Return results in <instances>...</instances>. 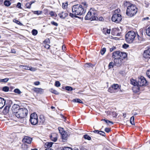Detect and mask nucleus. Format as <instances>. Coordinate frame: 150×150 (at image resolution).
<instances>
[{"label": "nucleus", "instance_id": "f257e3e1", "mask_svg": "<svg viewBox=\"0 0 150 150\" xmlns=\"http://www.w3.org/2000/svg\"><path fill=\"white\" fill-rule=\"evenodd\" d=\"M73 13H70L69 16L72 18L77 17V15L81 16L85 13L86 10L82 5L76 4L73 6L72 8Z\"/></svg>", "mask_w": 150, "mask_h": 150}, {"label": "nucleus", "instance_id": "f03ea898", "mask_svg": "<svg viewBox=\"0 0 150 150\" xmlns=\"http://www.w3.org/2000/svg\"><path fill=\"white\" fill-rule=\"evenodd\" d=\"M124 5L127 7L126 14L128 16H133L137 13V8L135 5L128 1H125Z\"/></svg>", "mask_w": 150, "mask_h": 150}, {"label": "nucleus", "instance_id": "7ed1b4c3", "mask_svg": "<svg viewBox=\"0 0 150 150\" xmlns=\"http://www.w3.org/2000/svg\"><path fill=\"white\" fill-rule=\"evenodd\" d=\"M147 81L144 77L141 76L139 78L138 81L133 79L131 80V83L136 86L138 90L140 89V87L146 86L147 85Z\"/></svg>", "mask_w": 150, "mask_h": 150}, {"label": "nucleus", "instance_id": "20e7f679", "mask_svg": "<svg viewBox=\"0 0 150 150\" xmlns=\"http://www.w3.org/2000/svg\"><path fill=\"white\" fill-rule=\"evenodd\" d=\"M125 40L128 43L132 42L136 37L135 33L133 31H130L125 35Z\"/></svg>", "mask_w": 150, "mask_h": 150}, {"label": "nucleus", "instance_id": "39448f33", "mask_svg": "<svg viewBox=\"0 0 150 150\" xmlns=\"http://www.w3.org/2000/svg\"><path fill=\"white\" fill-rule=\"evenodd\" d=\"M28 112V110L25 108H21L15 114V115L18 118H23L26 116Z\"/></svg>", "mask_w": 150, "mask_h": 150}, {"label": "nucleus", "instance_id": "423d86ee", "mask_svg": "<svg viewBox=\"0 0 150 150\" xmlns=\"http://www.w3.org/2000/svg\"><path fill=\"white\" fill-rule=\"evenodd\" d=\"M127 57L126 54L120 51H116L112 53V57L116 59L121 58H126Z\"/></svg>", "mask_w": 150, "mask_h": 150}, {"label": "nucleus", "instance_id": "0eeeda50", "mask_svg": "<svg viewBox=\"0 0 150 150\" xmlns=\"http://www.w3.org/2000/svg\"><path fill=\"white\" fill-rule=\"evenodd\" d=\"M119 90L120 91H122L120 89V86L117 84H113L108 90V91L111 93H115Z\"/></svg>", "mask_w": 150, "mask_h": 150}, {"label": "nucleus", "instance_id": "6e6552de", "mask_svg": "<svg viewBox=\"0 0 150 150\" xmlns=\"http://www.w3.org/2000/svg\"><path fill=\"white\" fill-rule=\"evenodd\" d=\"M30 121L33 125H37L38 123V117L37 115L33 113L30 115Z\"/></svg>", "mask_w": 150, "mask_h": 150}, {"label": "nucleus", "instance_id": "1a4fd4ad", "mask_svg": "<svg viewBox=\"0 0 150 150\" xmlns=\"http://www.w3.org/2000/svg\"><path fill=\"white\" fill-rule=\"evenodd\" d=\"M95 13L91 12L90 11L87 13V15L85 18V20H97L98 19V18L95 16Z\"/></svg>", "mask_w": 150, "mask_h": 150}, {"label": "nucleus", "instance_id": "9d476101", "mask_svg": "<svg viewBox=\"0 0 150 150\" xmlns=\"http://www.w3.org/2000/svg\"><path fill=\"white\" fill-rule=\"evenodd\" d=\"M122 16L120 14H113L112 17V21L116 23H119L122 20Z\"/></svg>", "mask_w": 150, "mask_h": 150}, {"label": "nucleus", "instance_id": "9b49d317", "mask_svg": "<svg viewBox=\"0 0 150 150\" xmlns=\"http://www.w3.org/2000/svg\"><path fill=\"white\" fill-rule=\"evenodd\" d=\"M125 58H118V59H114V61L115 65L117 67L121 65L122 63V60Z\"/></svg>", "mask_w": 150, "mask_h": 150}, {"label": "nucleus", "instance_id": "f8f14e48", "mask_svg": "<svg viewBox=\"0 0 150 150\" xmlns=\"http://www.w3.org/2000/svg\"><path fill=\"white\" fill-rule=\"evenodd\" d=\"M20 109V106L18 105L17 104H14L12 106L11 110L13 112L15 115V114L18 112V110H19Z\"/></svg>", "mask_w": 150, "mask_h": 150}, {"label": "nucleus", "instance_id": "ddd939ff", "mask_svg": "<svg viewBox=\"0 0 150 150\" xmlns=\"http://www.w3.org/2000/svg\"><path fill=\"white\" fill-rule=\"evenodd\" d=\"M143 55L145 58H150V46L148 47L147 50L144 51Z\"/></svg>", "mask_w": 150, "mask_h": 150}, {"label": "nucleus", "instance_id": "4468645a", "mask_svg": "<svg viewBox=\"0 0 150 150\" xmlns=\"http://www.w3.org/2000/svg\"><path fill=\"white\" fill-rule=\"evenodd\" d=\"M32 139L31 138L27 136H25L22 140L23 142L30 144L32 142Z\"/></svg>", "mask_w": 150, "mask_h": 150}, {"label": "nucleus", "instance_id": "2eb2a0df", "mask_svg": "<svg viewBox=\"0 0 150 150\" xmlns=\"http://www.w3.org/2000/svg\"><path fill=\"white\" fill-rule=\"evenodd\" d=\"M57 134L56 133H52L50 136L51 139L54 141L56 142L57 140Z\"/></svg>", "mask_w": 150, "mask_h": 150}, {"label": "nucleus", "instance_id": "dca6fc26", "mask_svg": "<svg viewBox=\"0 0 150 150\" xmlns=\"http://www.w3.org/2000/svg\"><path fill=\"white\" fill-rule=\"evenodd\" d=\"M6 101L4 99L0 97V109L2 108L4 106Z\"/></svg>", "mask_w": 150, "mask_h": 150}, {"label": "nucleus", "instance_id": "f3484780", "mask_svg": "<svg viewBox=\"0 0 150 150\" xmlns=\"http://www.w3.org/2000/svg\"><path fill=\"white\" fill-rule=\"evenodd\" d=\"M10 107V106L9 105H6L4 108L3 111V113L5 115H6L9 112Z\"/></svg>", "mask_w": 150, "mask_h": 150}, {"label": "nucleus", "instance_id": "a211bd4d", "mask_svg": "<svg viewBox=\"0 0 150 150\" xmlns=\"http://www.w3.org/2000/svg\"><path fill=\"white\" fill-rule=\"evenodd\" d=\"M39 122L40 124H43L45 122V119L43 115H40V116Z\"/></svg>", "mask_w": 150, "mask_h": 150}, {"label": "nucleus", "instance_id": "6ab92c4d", "mask_svg": "<svg viewBox=\"0 0 150 150\" xmlns=\"http://www.w3.org/2000/svg\"><path fill=\"white\" fill-rule=\"evenodd\" d=\"M34 90L35 92L38 93H41L43 92V90L41 88H35Z\"/></svg>", "mask_w": 150, "mask_h": 150}, {"label": "nucleus", "instance_id": "aec40b11", "mask_svg": "<svg viewBox=\"0 0 150 150\" xmlns=\"http://www.w3.org/2000/svg\"><path fill=\"white\" fill-rule=\"evenodd\" d=\"M110 30L107 29L106 28H105L103 29V33L105 34L106 35L107 34H110Z\"/></svg>", "mask_w": 150, "mask_h": 150}, {"label": "nucleus", "instance_id": "412c9836", "mask_svg": "<svg viewBox=\"0 0 150 150\" xmlns=\"http://www.w3.org/2000/svg\"><path fill=\"white\" fill-rule=\"evenodd\" d=\"M62 138L63 139H66L68 135L65 132H62L61 134Z\"/></svg>", "mask_w": 150, "mask_h": 150}, {"label": "nucleus", "instance_id": "4be33fe9", "mask_svg": "<svg viewBox=\"0 0 150 150\" xmlns=\"http://www.w3.org/2000/svg\"><path fill=\"white\" fill-rule=\"evenodd\" d=\"M72 101L74 103H83V102L79 98H75Z\"/></svg>", "mask_w": 150, "mask_h": 150}, {"label": "nucleus", "instance_id": "5701e85b", "mask_svg": "<svg viewBox=\"0 0 150 150\" xmlns=\"http://www.w3.org/2000/svg\"><path fill=\"white\" fill-rule=\"evenodd\" d=\"M53 144L52 142L47 143L45 144V146L46 148H49L52 147Z\"/></svg>", "mask_w": 150, "mask_h": 150}, {"label": "nucleus", "instance_id": "b1692460", "mask_svg": "<svg viewBox=\"0 0 150 150\" xmlns=\"http://www.w3.org/2000/svg\"><path fill=\"white\" fill-rule=\"evenodd\" d=\"M68 15V14L67 13L62 12V14H60V17L61 18H64L67 17Z\"/></svg>", "mask_w": 150, "mask_h": 150}, {"label": "nucleus", "instance_id": "393cba45", "mask_svg": "<svg viewBox=\"0 0 150 150\" xmlns=\"http://www.w3.org/2000/svg\"><path fill=\"white\" fill-rule=\"evenodd\" d=\"M32 12L35 14H37L38 15H40L42 13V12L41 11H33Z\"/></svg>", "mask_w": 150, "mask_h": 150}, {"label": "nucleus", "instance_id": "a878e982", "mask_svg": "<svg viewBox=\"0 0 150 150\" xmlns=\"http://www.w3.org/2000/svg\"><path fill=\"white\" fill-rule=\"evenodd\" d=\"M134 117L133 116L130 119V122L131 124L132 125H134Z\"/></svg>", "mask_w": 150, "mask_h": 150}, {"label": "nucleus", "instance_id": "bb28decb", "mask_svg": "<svg viewBox=\"0 0 150 150\" xmlns=\"http://www.w3.org/2000/svg\"><path fill=\"white\" fill-rule=\"evenodd\" d=\"M115 65V64L112 62H110L108 65V68L110 69L113 68Z\"/></svg>", "mask_w": 150, "mask_h": 150}, {"label": "nucleus", "instance_id": "cd10ccee", "mask_svg": "<svg viewBox=\"0 0 150 150\" xmlns=\"http://www.w3.org/2000/svg\"><path fill=\"white\" fill-rule=\"evenodd\" d=\"M50 91L52 93H54L55 94L57 95L59 94L58 92L57 91L53 88L50 89Z\"/></svg>", "mask_w": 150, "mask_h": 150}, {"label": "nucleus", "instance_id": "c85d7f7f", "mask_svg": "<svg viewBox=\"0 0 150 150\" xmlns=\"http://www.w3.org/2000/svg\"><path fill=\"white\" fill-rule=\"evenodd\" d=\"M9 88L7 86H5L3 87L2 91L6 92H8L9 91Z\"/></svg>", "mask_w": 150, "mask_h": 150}, {"label": "nucleus", "instance_id": "c756f323", "mask_svg": "<svg viewBox=\"0 0 150 150\" xmlns=\"http://www.w3.org/2000/svg\"><path fill=\"white\" fill-rule=\"evenodd\" d=\"M9 80L8 78H5L3 79H0V82L6 83Z\"/></svg>", "mask_w": 150, "mask_h": 150}, {"label": "nucleus", "instance_id": "7c9ffc66", "mask_svg": "<svg viewBox=\"0 0 150 150\" xmlns=\"http://www.w3.org/2000/svg\"><path fill=\"white\" fill-rule=\"evenodd\" d=\"M11 2L10 1H5L4 2V4L5 6H8L11 4Z\"/></svg>", "mask_w": 150, "mask_h": 150}, {"label": "nucleus", "instance_id": "2f4dec72", "mask_svg": "<svg viewBox=\"0 0 150 150\" xmlns=\"http://www.w3.org/2000/svg\"><path fill=\"white\" fill-rule=\"evenodd\" d=\"M83 137L85 139H87L89 140H90L91 139V137L87 134H85L83 136Z\"/></svg>", "mask_w": 150, "mask_h": 150}, {"label": "nucleus", "instance_id": "473e14b6", "mask_svg": "<svg viewBox=\"0 0 150 150\" xmlns=\"http://www.w3.org/2000/svg\"><path fill=\"white\" fill-rule=\"evenodd\" d=\"M146 33L148 36H150V26L146 29Z\"/></svg>", "mask_w": 150, "mask_h": 150}, {"label": "nucleus", "instance_id": "72a5a7b5", "mask_svg": "<svg viewBox=\"0 0 150 150\" xmlns=\"http://www.w3.org/2000/svg\"><path fill=\"white\" fill-rule=\"evenodd\" d=\"M65 89L69 91H72L73 90L72 88L69 86H66L65 87Z\"/></svg>", "mask_w": 150, "mask_h": 150}, {"label": "nucleus", "instance_id": "f704fd0d", "mask_svg": "<svg viewBox=\"0 0 150 150\" xmlns=\"http://www.w3.org/2000/svg\"><path fill=\"white\" fill-rule=\"evenodd\" d=\"M29 70L32 71H35L37 70V69L36 68L33 67H30Z\"/></svg>", "mask_w": 150, "mask_h": 150}, {"label": "nucleus", "instance_id": "c9c22d12", "mask_svg": "<svg viewBox=\"0 0 150 150\" xmlns=\"http://www.w3.org/2000/svg\"><path fill=\"white\" fill-rule=\"evenodd\" d=\"M32 33L33 35H36L38 33V31L35 29H33L32 30Z\"/></svg>", "mask_w": 150, "mask_h": 150}, {"label": "nucleus", "instance_id": "e433bc0d", "mask_svg": "<svg viewBox=\"0 0 150 150\" xmlns=\"http://www.w3.org/2000/svg\"><path fill=\"white\" fill-rule=\"evenodd\" d=\"M106 51V48H103L101 50L100 53L102 55H103L105 53Z\"/></svg>", "mask_w": 150, "mask_h": 150}, {"label": "nucleus", "instance_id": "4c0bfd02", "mask_svg": "<svg viewBox=\"0 0 150 150\" xmlns=\"http://www.w3.org/2000/svg\"><path fill=\"white\" fill-rule=\"evenodd\" d=\"M22 148L24 150H26L28 148V146L26 144H24L22 145Z\"/></svg>", "mask_w": 150, "mask_h": 150}, {"label": "nucleus", "instance_id": "58836bf2", "mask_svg": "<svg viewBox=\"0 0 150 150\" xmlns=\"http://www.w3.org/2000/svg\"><path fill=\"white\" fill-rule=\"evenodd\" d=\"M14 92L16 93H17L18 94H20L21 93V92L20 91V90L18 88L14 90Z\"/></svg>", "mask_w": 150, "mask_h": 150}, {"label": "nucleus", "instance_id": "ea45409f", "mask_svg": "<svg viewBox=\"0 0 150 150\" xmlns=\"http://www.w3.org/2000/svg\"><path fill=\"white\" fill-rule=\"evenodd\" d=\"M120 12V10L119 9H117V10H115L113 13V14H119L118 13Z\"/></svg>", "mask_w": 150, "mask_h": 150}, {"label": "nucleus", "instance_id": "a19ab883", "mask_svg": "<svg viewBox=\"0 0 150 150\" xmlns=\"http://www.w3.org/2000/svg\"><path fill=\"white\" fill-rule=\"evenodd\" d=\"M67 5L68 4L67 2L65 3H63L62 6V8L64 9H66L67 7Z\"/></svg>", "mask_w": 150, "mask_h": 150}, {"label": "nucleus", "instance_id": "79ce46f5", "mask_svg": "<svg viewBox=\"0 0 150 150\" xmlns=\"http://www.w3.org/2000/svg\"><path fill=\"white\" fill-rule=\"evenodd\" d=\"M147 76L150 79V69L147 70L146 72Z\"/></svg>", "mask_w": 150, "mask_h": 150}, {"label": "nucleus", "instance_id": "37998d69", "mask_svg": "<svg viewBox=\"0 0 150 150\" xmlns=\"http://www.w3.org/2000/svg\"><path fill=\"white\" fill-rule=\"evenodd\" d=\"M25 6L27 8H30L31 7V5L29 2H28L26 4Z\"/></svg>", "mask_w": 150, "mask_h": 150}, {"label": "nucleus", "instance_id": "c03bdc74", "mask_svg": "<svg viewBox=\"0 0 150 150\" xmlns=\"http://www.w3.org/2000/svg\"><path fill=\"white\" fill-rule=\"evenodd\" d=\"M101 120L102 121H103V120L106 123H107V124H108V122H109V123H111L112 124H113V123L112 122L110 121L107 120H106L105 119H102Z\"/></svg>", "mask_w": 150, "mask_h": 150}, {"label": "nucleus", "instance_id": "a18cd8bd", "mask_svg": "<svg viewBox=\"0 0 150 150\" xmlns=\"http://www.w3.org/2000/svg\"><path fill=\"white\" fill-rule=\"evenodd\" d=\"M81 5H82L83 6L84 8H86L87 6V4L86 2H82Z\"/></svg>", "mask_w": 150, "mask_h": 150}, {"label": "nucleus", "instance_id": "49530a36", "mask_svg": "<svg viewBox=\"0 0 150 150\" xmlns=\"http://www.w3.org/2000/svg\"><path fill=\"white\" fill-rule=\"evenodd\" d=\"M60 83L59 81H56L55 82V86L57 87H59L60 86Z\"/></svg>", "mask_w": 150, "mask_h": 150}, {"label": "nucleus", "instance_id": "de8ad7c7", "mask_svg": "<svg viewBox=\"0 0 150 150\" xmlns=\"http://www.w3.org/2000/svg\"><path fill=\"white\" fill-rule=\"evenodd\" d=\"M98 134H100V135L103 136H105V133L104 132H102L101 131H100L99 133H98Z\"/></svg>", "mask_w": 150, "mask_h": 150}, {"label": "nucleus", "instance_id": "09e8293b", "mask_svg": "<svg viewBox=\"0 0 150 150\" xmlns=\"http://www.w3.org/2000/svg\"><path fill=\"white\" fill-rule=\"evenodd\" d=\"M21 66L23 67H23L22 68L25 69L29 70V68L30 67H28L27 66Z\"/></svg>", "mask_w": 150, "mask_h": 150}, {"label": "nucleus", "instance_id": "8fccbe9b", "mask_svg": "<svg viewBox=\"0 0 150 150\" xmlns=\"http://www.w3.org/2000/svg\"><path fill=\"white\" fill-rule=\"evenodd\" d=\"M13 21L18 24L20 25V24H21V23L20 22V21L17 20L16 19H14L13 20Z\"/></svg>", "mask_w": 150, "mask_h": 150}, {"label": "nucleus", "instance_id": "3c124183", "mask_svg": "<svg viewBox=\"0 0 150 150\" xmlns=\"http://www.w3.org/2000/svg\"><path fill=\"white\" fill-rule=\"evenodd\" d=\"M63 150H72V149L69 147H64L63 149Z\"/></svg>", "mask_w": 150, "mask_h": 150}, {"label": "nucleus", "instance_id": "603ef678", "mask_svg": "<svg viewBox=\"0 0 150 150\" xmlns=\"http://www.w3.org/2000/svg\"><path fill=\"white\" fill-rule=\"evenodd\" d=\"M129 47V45L127 44H125L122 45V47L123 48L126 49Z\"/></svg>", "mask_w": 150, "mask_h": 150}, {"label": "nucleus", "instance_id": "864d4df0", "mask_svg": "<svg viewBox=\"0 0 150 150\" xmlns=\"http://www.w3.org/2000/svg\"><path fill=\"white\" fill-rule=\"evenodd\" d=\"M105 132L108 133L110 131V128H106L105 129Z\"/></svg>", "mask_w": 150, "mask_h": 150}, {"label": "nucleus", "instance_id": "5fc2aeb1", "mask_svg": "<svg viewBox=\"0 0 150 150\" xmlns=\"http://www.w3.org/2000/svg\"><path fill=\"white\" fill-rule=\"evenodd\" d=\"M51 23L52 25H55L56 26H57L58 25V24L57 23H56V22H54V21H52L51 22Z\"/></svg>", "mask_w": 150, "mask_h": 150}, {"label": "nucleus", "instance_id": "6e6d98bb", "mask_svg": "<svg viewBox=\"0 0 150 150\" xmlns=\"http://www.w3.org/2000/svg\"><path fill=\"white\" fill-rule=\"evenodd\" d=\"M144 4L145 5V6L146 7H149V3L146 1H145Z\"/></svg>", "mask_w": 150, "mask_h": 150}, {"label": "nucleus", "instance_id": "4d7b16f0", "mask_svg": "<svg viewBox=\"0 0 150 150\" xmlns=\"http://www.w3.org/2000/svg\"><path fill=\"white\" fill-rule=\"evenodd\" d=\"M21 4L20 3L18 2L17 3V6L18 8H21Z\"/></svg>", "mask_w": 150, "mask_h": 150}, {"label": "nucleus", "instance_id": "13d9d810", "mask_svg": "<svg viewBox=\"0 0 150 150\" xmlns=\"http://www.w3.org/2000/svg\"><path fill=\"white\" fill-rule=\"evenodd\" d=\"M50 14L51 16H54V13L53 11H51L50 13Z\"/></svg>", "mask_w": 150, "mask_h": 150}, {"label": "nucleus", "instance_id": "bf43d9fd", "mask_svg": "<svg viewBox=\"0 0 150 150\" xmlns=\"http://www.w3.org/2000/svg\"><path fill=\"white\" fill-rule=\"evenodd\" d=\"M92 65V64H91L89 63H87L85 65V66L86 67H91V66Z\"/></svg>", "mask_w": 150, "mask_h": 150}, {"label": "nucleus", "instance_id": "052dcab7", "mask_svg": "<svg viewBox=\"0 0 150 150\" xmlns=\"http://www.w3.org/2000/svg\"><path fill=\"white\" fill-rule=\"evenodd\" d=\"M40 82L39 81H35L34 82V84L35 85H38L40 84Z\"/></svg>", "mask_w": 150, "mask_h": 150}, {"label": "nucleus", "instance_id": "680f3d73", "mask_svg": "<svg viewBox=\"0 0 150 150\" xmlns=\"http://www.w3.org/2000/svg\"><path fill=\"white\" fill-rule=\"evenodd\" d=\"M116 49V47H113L111 48H110V51L111 52L113 51Z\"/></svg>", "mask_w": 150, "mask_h": 150}, {"label": "nucleus", "instance_id": "e2e57ef3", "mask_svg": "<svg viewBox=\"0 0 150 150\" xmlns=\"http://www.w3.org/2000/svg\"><path fill=\"white\" fill-rule=\"evenodd\" d=\"M137 38L139 41H141V40H142V38L138 35H137Z\"/></svg>", "mask_w": 150, "mask_h": 150}, {"label": "nucleus", "instance_id": "0e129e2a", "mask_svg": "<svg viewBox=\"0 0 150 150\" xmlns=\"http://www.w3.org/2000/svg\"><path fill=\"white\" fill-rule=\"evenodd\" d=\"M149 19V17H146V18H144L142 19V20L143 21L144 20H148Z\"/></svg>", "mask_w": 150, "mask_h": 150}, {"label": "nucleus", "instance_id": "69168bd1", "mask_svg": "<svg viewBox=\"0 0 150 150\" xmlns=\"http://www.w3.org/2000/svg\"><path fill=\"white\" fill-rule=\"evenodd\" d=\"M100 131L98 130H95L93 131V132L94 133H97L98 134L99 133Z\"/></svg>", "mask_w": 150, "mask_h": 150}, {"label": "nucleus", "instance_id": "338daca9", "mask_svg": "<svg viewBox=\"0 0 150 150\" xmlns=\"http://www.w3.org/2000/svg\"><path fill=\"white\" fill-rule=\"evenodd\" d=\"M65 45H63L62 46V49L63 51H64L65 50Z\"/></svg>", "mask_w": 150, "mask_h": 150}, {"label": "nucleus", "instance_id": "774afa93", "mask_svg": "<svg viewBox=\"0 0 150 150\" xmlns=\"http://www.w3.org/2000/svg\"><path fill=\"white\" fill-rule=\"evenodd\" d=\"M50 46L48 45H46L45 47L47 49H49L50 48Z\"/></svg>", "mask_w": 150, "mask_h": 150}]
</instances>
